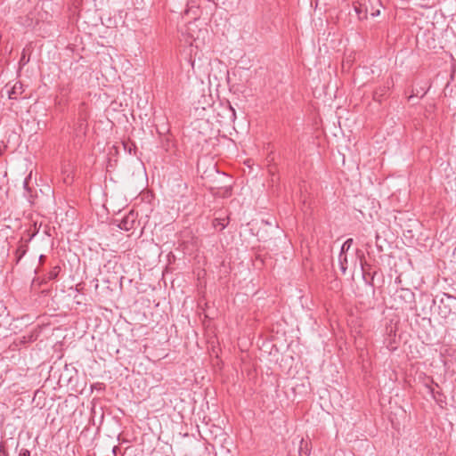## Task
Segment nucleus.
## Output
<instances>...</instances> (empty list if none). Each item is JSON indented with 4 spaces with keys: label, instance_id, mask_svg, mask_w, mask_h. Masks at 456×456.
Here are the masks:
<instances>
[{
    "label": "nucleus",
    "instance_id": "obj_1",
    "mask_svg": "<svg viewBox=\"0 0 456 456\" xmlns=\"http://www.w3.org/2000/svg\"><path fill=\"white\" fill-rule=\"evenodd\" d=\"M395 303V307L398 308H412L415 303V294L410 289L401 288L397 289L392 296Z\"/></svg>",
    "mask_w": 456,
    "mask_h": 456
},
{
    "label": "nucleus",
    "instance_id": "obj_2",
    "mask_svg": "<svg viewBox=\"0 0 456 456\" xmlns=\"http://www.w3.org/2000/svg\"><path fill=\"white\" fill-rule=\"evenodd\" d=\"M439 314L444 317H447L452 312V305H456V297L447 293L444 294V297L440 300Z\"/></svg>",
    "mask_w": 456,
    "mask_h": 456
},
{
    "label": "nucleus",
    "instance_id": "obj_3",
    "mask_svg": "<svg viewBox=\"0 0 456 456\" xmlns=\"http://www.w3.org/2000/svg\"><path fill=\"white\" fill-rule=\"evenodd\" d=\"M135 219L134 215L131 212L127 216H126L122 220L120 221L118 224V228L125 231H130L134 229Z\"/></svg>",
    "mask_w": 456,
    "mask_h": 456
},
{
    "label": "nucleus",
    "instance_id": "obj_4",
    "mask_svg": "<svg viewBox=\"0 0 456 456\" xmlns=\"http://www.w3.org/2000/svg\"><path fill=\"white\" fill-rule=\"evenodd\" d=\"M23 93V85L20 82H16L11 90L8 91V97L10 99H16Z\"/></svg>",
    "mask_w": 456,
    "mask_h": 456
},
{
    "label": "nucleus",
    "instance_id": "obj_5",
    "mask_svg": "<svg viewBox=\"0 0 456 456\" xmlns=\"http://www.w3.org/2000/svg\"><path fill=\"white\" fill-rule=\"evenodd\" d=\"M311 453V444L310 442L301 439L298 447L299 456H310Z\"/></svg>",
    "mask_w": 456,
    "mask_h": 456
},
{
    "label": "nucleus",
    "instance_id": "obj_6",
    "mask_svg": "<svg viewBox=\"0 0 456 456\" xmlns=\"http://www.w3.org/2000/svg\"><path fill=\"white\" fill-rule=\"evenodd\" d=\"M347 264H348V261H347L346 254H339L338 265H339V269L343 274H345L347 270Z\"/></svg>",
    "mask_w": 456,
    "mask_h": 456
},
{
    "label": "nucleus",
    "instance_id": "obj_7",
    "mask_svg": "<svg viewBox=\"0 0 456 456\" xmlns=\"http://www.w3.org/2000/svg\"><path fill=\"white\" fill-rule=\"evenodd\" d=\"M228 225V220L224 218H215L213 220V226L220 231L224 230Z\"/></svg>",
    "mask_w": 456,
    "mask_h": 456
},
{
    "label": "nucleus",
    "instance_id": "obj_8",
    "mask_svg": "<svg viewBox=\"0 0 456 456\" xmlns=\"http://www.w3.org/2000/svg\"><path fill=\"white\" fill-rule=\"evenodd\" d=\"M61 268L59 266H54L49 273H48V280H54L58 277L60 273Z\"/></svg>",
    "mask_w": 456,
    "mask_h": 456
},
{
    "label": "nucleus",
    "instance_id": "obj_9",
    "mask_svg": "<svg viewBox=\"0 0 456 456\" xmlns=\"http://www.w3.org/2000/svg\"><path fill=\"white\" fill-rule=\"evenodd\" d=\"M361 266H362V278L363 280L365 281V283L368 284V285H370V286H373V279H374V275H372L370 277V281H367V275H369L368 273H366V271L364 270V265H363V263L362 261H361Z\"/></svg>",
    "mask_w": 456,
    "mask_h": 456
},
{
    "label": "nucleus",
    "instance_id": "obj_10",
    "mask_svg": "<svg viewBox=\"0 0 456 456\" xmlns=\"http://www.w3.org/2000/svg\"><path fill=\"white\" fill-rule=\"evenodd\" d=\"M26 252H27V248L24 246H20L16 250L17 262H19L22 258V256L26 254Z\"/></svg>",
    "mask_w": 456,
    "mask_h": 456
},
{
    "label": "nucleus",
    "instance_id": "obj_11",
    "mask_svg": "<svg viewBox=\"0 0 456 456\" xmlns=\"http://www.w3.org/2000/svg\"><path fill=\"white\" fill-rule=\"evenodd\" d=\"M29 61V58L26 57V49H23L21 57L19 61L20 66H25Z\"/></svg>",
    "mask_w": 456,
    "mask_h": 456
},
{
    "label": "nucleus",
    "instance_id": "obj_12",
    "mask_svg": "<svg viewBox=\"0 0 456 456\" xmlns=\"http://www.w3.org/2000/svg\"><path fill=\"white\" fill-rule=\"evenodd\" d=\"M19 456H30V452L28 449H20Z\"/></svg>",
    "mask_w": 456,
    "mask_h": 456
},
{
    "label": "nucleus",
    "instance_id": "obj_13",
    "mask_svg": "<svg viewBox=\"0 0 456 456\" xmlns=\"http://www.w3.org/2000/svg\"><path fill=\"white\" fill-rule=\"evenodd\" d=\"M349 249V246L344 242L339 254H346Z\"/></svg>",
    "mask_w": 456,
    "mask_h": 456
},
{
    "label": "nucleus",
    "instance_id": "obj_14",
    "mask_svg": "<svg viewBox=\"0 0 456 456\" xmlns=\"http://www.w3.org/2000/svg\"><path fill=\"white\" fill-rule=\"evenodd\" d=\"M427 387L428 389V392L432 395L433 398L436 399L434 388L430 386H427Z\"/></svg>",
    "mask_w": 456,
    "mask_h": 456
},
{
    "label": "nucleus",
    "instance_id": "obj_15",
    "mask_svg": "<svg viewBox=\"0 0 456 456\" xmlns=\"http://www.w3.org/2000/svg\"><path fill=\"white\" fill-rule=\"evenodd\" d=\"M345 243L347 244L349 248H351L354 243V240L352 238H349L345 241Z\"/></svg>",
    "mask_w": 456,
    "mask_h": 456
},
{
    "label": "nucleus",
    "instance_id": "obj_16",
    "mask_svg": "<svg viewBox=\"0 0 456 456\" xmlns=\"http://www.w3.org/2000/svg\"><path fill=\"white\" fill-rule=\"evenodd\" d=\"M354 11L358 13L359 18H360V19H362V17H361V12H361L360 8H359V7H357V6H355V7H354Z\"/></svg>",
    "mask_w": 456,
    "mask_h": 456
},
{
    "label": "nucleus",
    "instance_id": "obj_17",
    "mask_svg": "<svg viewBox=\"0 0 456 456\" xmlns=\"http://www.w3.org/2000/svg\"><path fill=\"white\" fill-rule=\"evenodd\" d=\"M229 109L230 111L232 112V117L235 118V110L231 105H229Z\"/></svg>",
    "mask_w": 456,
    "mask_h": 456
},
{
    "label": "nucleus",
    "instance_id": "obj_18",
    "mask_svg": "<svg viewBox=\"0 0 456 456\" xmlns=\"http://www.w3.org/2000/svg\"><path fill=\"white\" fill-rule=\"evenodd\" d=\"M28 179H29V177H28V178H26V179L24 180L23 185H24V188H25V189H27V188H28L27 186H28Z\"/></svg>",
    "mask_w": 456,
    "mask_h": 456
},
{
    "label": "nucleus",
    "instance_id": "obj_19",
    "mask_svg": "<svg viewBox=\"0 0 456 456\" xmlns=\"http://www.w3.org/2000/svg\"><path fill=\"white\" fill-rule=\"evenodd\" d=\"M118 450V446H113L112 448V453L114 456H116V451Z\"/></svg>",
    "mask_w": 456,
    "mask_h": 456
},
{
    "label": "nucleus",
    "instance_id": "obj_20",
    "mask_svg": "<svg viewBox=\"0 0 456 456\" xmlns=\"http://www.w3.org/2000/svg\"><path fill=\"white\" fill-rule=\"evenodd\" d=\"M379 11H377V12H374V13H372L371 15L372 16H376V15H379Z\"/></svg>",
    "mask_w": 456,
    "mask_h": 456
},
{
    "label": "nucleus",
    "instance_id": "obj_21",
    "mask_svg": "<svg viewBox=\"0 0 456 456\" xmlns=\"http://www.w3.org/2000/svg\"><path fill=\"white\" fill-rule=\"evenodd\" d=\"M379 11H377V12H374V13H372L371 15L372 16H376V15H379Z\"/></svg>",
    "mask_w": 456,
    "mask_h": 456
},
{
    "label": "nucleus",
    "instance_id": "obj_22",
    "mask_svg": "<svg viewBox=\"0 0 456 456\" xmlns=\"http://www.w3.org/2000/svg\"><path fill=\"white\" fill-rule=\"evenodd\" d=\"M44 258H45V256H44V255H41V256H39V260H40V261H43V259H44Z\"/></svg>",
    "mask_w": 456,
    "mask_h": 456
},
{
    "label": "nucleus",
    "instance_id": "obj_23",
    "mask_svg": "<svg viewBox=\"0 0 456 456\" xmlns=\"http://www.w3.org/2000/svg\"><path fill=\"white\" fill-rule=\"evenodd\" d=\"M48 231H49V228L45 227V232L49 235Z\"/></svg>",
    "mask_w": 456,
    "mask_h": 456
},
{
    "label": "nucleus",
    "instance_id": "obj_24",
    "mask_svg": "<svg viewBox=\"0 0 456 456\" xmlns=\"http://www.w3.org/2000/svg\"><path fill=\"white\" fill-rule=\"evenodd\" d=\"M427 91L425 90H422V94H421V97L424 96L426 94Z\"/></svg>",
    "mask_w": 456,
    "mask_h": 456
},
{
    "label": "nucleus",
    "instance_id": "obj_25",
    "mask_svg": "<svg viewBox=\"0 0 456 456\" xmlns=\"http://www.w3.org/2000/svg\"><path fill=\"white\" fill-rule=\"evenodd\" d=\"M35 236H36V234H35V233H33L29 240H32V239H33V237H35Z\"/></svg>",
    "mask_w": 456,
    "mask_h": 456
},
{
    "label": "nucleus",
    "instance_id": "obj_26",
    "mask_svg": "<svg viewBox=\"0 0 456 456\" xmlns=\"http://www.w3.org/2000/svg\"><path fill=\"white\" fill-rule=\"evenodd\" d=\"M419 93H421V90H419V92H416L415 95H418Z\"/></svg>",
    "mask_w": 456,
    "mask_h": 456
},
{
    "label": "nucleus",
    "instance_id": "obj_27",
    "mask_svg": "<svg viewBox=\"0 0 456 456\" xmlns=\"http://www.w3.org/2000/svg\"><path fill=\"white\" fill-rule=\"evenodd\" d=\"M419 93H421V90H419V92H416L415 95H418Z\"/></svg>",
    "mask_w": 456,
    "mask_h": 456
}]
</instances>
